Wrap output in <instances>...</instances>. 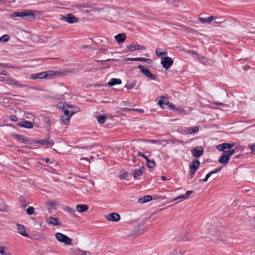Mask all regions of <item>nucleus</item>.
Returning <instances> with one entry per match:
<instances>
[{
	"label": "nucleus",
	"mask_w": 255,
	"mask_h": 255,
	"mask_svg": "<svg viewBox=\"0 0 255 255\" xmlns=\"http://www.w3.org/2000/svg\"><path fill=\"white\" fill-rule=\"evenodd\" d=\"M80 111L79 108H76L75 111L68 110H64V114L61 116V124L62 125H68L70 123L71 117L75 113Z\"/></svg>",
	"instance_id": "f257e3e1"
},
{
	"label": "nucleus",
	"mask_w": 255,
	"mask_h": 255,
	"mask_svg": "<svg viewBox=\"0 0 255 255\" xmlns=\"http://www.w3.org/2000/svg\"><path fill=\"white\" fill-rule=\"evenodd\" d=\"M12 16L13 17H21L24 18L25 20L34 19L35 17V14L34 13L29 10L13 12L12 14Z\"/></svg>",
	"instance_id": "f03ea898"
},
{
	"label": "nucleus",
	"mask_w": 255,
	"mask_h": 255,
	"mask_svg": "<svg viewBox=\"0 0 255 255\" xmlns=\"http://www.w3.org/2000/svg\"><path fill=\"white\" fill-rule=\"evenodd\" d=\"M55 238L59 242L62 243L66 245H71L72 244V240L62 233H56L55 234Z\"/></svg>",
	"instance_id": "7ed1b4c3"
},
{
	"label": "nucleus",
	"mask_w": 255,
	"mask_h": 255,
	"mask_svg": "<svg viewBox=\"0 0 255 255\" xmlns=\"http://www.w3.org/2000/svg\"><path fill=\"white\" fill-rule=\"evenodd\" d=\"M60 19L70 24L77 23L79 21V19L72 13H67L65 15L62 16Z\"/></svg>",
	"instance_id": "20e7f679"
},
{
	"label": "nucleus",
	"mask_w": 255,
	"mask_h": 255,
	"mask_svg": "<svg viewBox=\"0 0 255 255\" xmlns=\"http://www.w3.org/2000/svg\"><path fill=\"white\" fill-rule=\"evenodd\" d=\"M200 165L199 160H193L189 164V173L191 175L194 176Z\"/></svg>",
	"instance_id": "39448f33"
},
{
	"label": "nucleus",
	"mask_w": 255,
	"mask_h": 255,
	"mask_svg": "<svg viewBox=\"0 0 255 255\" xmlns=\"http://www.w3.org/2000/svg\"><path fill=\"white\" fill-rule=\"evenodd\" d=\"M33 144L34 143L40 144L42 145H46L47 147L52 146L53 145L54 142L50 138H46L41 140H34L33 139Z\"/></svg>",
	"instance_id": "423d86ee"
},
{
	"label": "nucleus",
	"mask_w": 255,
	"mask_h": 255,
	"mask_svg": "<svg viewBox=\"0 0 255 255\" xmlns=\"http://www.w3.org/2000/svg\"><path fill=\"white\" fill-rule=\"evenodd\" d=\"M173 61L170 57H163L161 59V64L166 70L168 69L173 64Z\"/></svg>",
	"instance_id": "0eeeda50"
},
{
	"label": "nucleus",
	"mask_w": 255,
	"mask_h": 255,
	"mask_svg": "<svg viewBox=\"0 0 255 255\" xmlns=\"http://www.w3.org/2000/svg\"><path fill=\"white\" fill-rule=\"evenodd\" d=\"M1 81L5 82L6 83L9 85L14 86L16 87H23L25 86L19 81L12 78H3V79L1 80Z\"/></svg>",
	"instance_id": "6e6552de"
},
{
	"label": "nucleus",
	"mask_w": 255,
	"mask_h": 255,
	"mask_svg": "<svg viewBox=\"0 0 255 255\" xmlns=\"http://www.w3.org/2000/svg\"><path fill=\"white\" fill-rule=\"evenodd\" d=\"M138 68L141 70L142 73L150 80H155L156 76L152 74L148 68H145L143 66L140 65H138Z\"/></svg>",
	"instance_id": "1a4fd4ad"
},
{
	"label": "nucleus",
	"mask_w": 255,
	"mask_h": 255,
	"mask_svg": "<svg viewBox=\"0 0 255 255\" xmlns=\"http://www.w3.org/2000/svg\"><path fill=\"white\" fill-rule=\"evenodd\" d=\"M45 221L48 225H52L53 226H61L62 225V222L58 218L49 217L46 219Z\"/></svg>",
	"instance_id": "9d476101"
},
{
	"label": "nucleus",
	"mask_w": 255,
	"mask_h": 255,
	"mask_svg": "<svg viewBox=\"0 0 255 255\" xmlns=\"http://www.w3.org/2000/svg\"><path fill=\"white\" fill-rule=\"evenodd\" d=\"M14 137L16 138L17 140H18L21 143L26 144H33V139H29L28 138H26L24 135H20L18 134H15L14 135Z\"/></svg>",
	"instance_id": "9b49d317"
},
{
	"label": "nucleus",
	"mask_w": 255,
	"mask_h": 255,
	"mask_svg": "<svg viewBox=\"0 0 255 255\" xmlns=\"http://www.w3.org/2000/svg\"><path fill=\"white\" fill-rule=\"evenodd\" d=\"M191 151L193 156L198 158L203 155L204 149L202 146H199L193 148Z\"/></svg>",
	"instance_id": "f8f14e48"
},
{
	"label": "nucleus",
	"mask_w": 255,
	"mask_h": 255,
	"mask_svg": "<svg viewBox=\"0 0 255 255\" xmlns=\"http://www.w3.org/2000/svg\"><path fill=\"white\" fill-rule=\"evenodd\" d=\"M234 145V143H223L222 144L218 145L217 146V149L219 151H222L224 152V151H225V149H230L232 147H233Z\"/></svg>",
	"instance_id": "ddd939ff"
},
{
	"label": "nucleus",
	"mask_w": 255,
	"mask_h": 255,
	"mask_svg": "<svg viewBox=\"0 0 255 255\" xmlns=\"http://www.w3.org/2000/svg\"><path fill=\"white\" fill-rule=\"evenodd\" d=\"M193 191H187L185 194L179 195L175 198L173 199L171 202L176 201L177 200H185L189 198V196L193 193Z\"/></svg>",
	"instance_id": "4468645a"
},
{
	"label": "nucleus",
	"mask_w": 255,
	"mask_h": 255,
	"mask_svg": "<svg viewBox=\"0 0 255 255\" xmlns=\"http://www.w3.org/2000/svg\"><path fill=\"white\" fill-rule=\"evenodd\" d=\"M230 157L224 151L223 154L219 158L218 162L223 165H227L229 161Z\"/></svg>",
	"instance_id": "2eb2a0df"
},
{
	"label": "nucleus",
	"mask_w": 255,
	"mask_h": 255,
	"mask_svg": "<svg viewBox=\"0 0 255 255\" xmlns=\"http://www.w3.org/2000/svg\"><path fill=\"white\" fill-rule=\"evenodd\" d=\"M16 225L17 227V231L19 234L25 237H29L28 234H27L25 232V228L23 225L19 224H16Z\"/></svg>",
	"instance_id": "dca6fc26"
},
{
	"label": "nucleus",
	"mask_w": 255,
	"mask_h": 255,
	"mask_svg": "<svg viewBox=\"0 0 255 255\" xmlns=\"http://www.w3.org/2000/svg\"><path fill=\"white\" fill-rule=\"evenodd\" d=\"M107 219L109 221L117 222L120 219V216L119 214L112 213L107 215Z\"/></svg>",
	"instance_id": "f3484780"
},
{
	"label": "nucleus",
	"mask_w": 255,
	"mask_h": 255,
	"mask_svg": "<svg viewBox=\"0 0 255 255\" xmlns=\"http://www.w3.org/2000/svg\"><path fill=\"white\" fill-rule=\"evenodd\" d=\"M127 49L130 51H134L137 50H144L145 49V47L139 44L137 45H130L127 46Z\"/></svg>",
	"instance_id": "a211bd4d"
},
{
	"label": "nucleus",
	"mask_w": 255,
	"mask_h": 255,
	"mask_svg": "<svg viewBox=\"0 0 255 255\" xmlns=\"http://www.w3.org/2000/svg\"><path fill=\"white\" fill-rule=\"evenodd\" d=\"M18 126L26 128H32L33 127V124L31 122L27 121H24L19 123Z\"/></svg>",
	"instance_id": "6ab92c4d"
},
{
	"label": "nucleus",
	"mask_w": 255,
	"mask_h": 255,
	"mask_svg": "<svg viewBox=\"0 0 255 255\" xmlns=\"http://www.w3.org/2000/svg\"><path fill=\"white\" fill-rule=\"evenodd\" d=\"M144 167L143 166L140 167L138 169H135L133 173V176L134 179H138L143 174Z\"/></svg>",
	"instance_id": "aec40b11"
},
{
	"label": "nucleus",
	"mask_w": 255,
	"mask_h": 255,
	"mask_svg": "<svg viewBox=\"0 0 255 255\" xmlns=\"http://www.w3.org/2000/svg\"><path fill=\"white\" fill-rule=\"evenodd\" d=\"M217 19V17L210 16L207 18H204L199 17V19L202 23H210L213 20H216Z\"/></svg>",
	"instance_id": "412c9836"
},
{
	"label": "nucleus",
	"mask_w": 255,
	"mask_h": 255,
	"mask_svg": "<svg viewBox=\"0 0 255 255\" xmlns=\"http://www.w3.org/2000/svg\"><path fill=\"white\" fill-rule=\"evenodd\" d=\"M89 209L88 205L86 204H79L77 205L76 209L78 212L82 213L87 211Z\"/></svg>",
	"instance_id": "4be33fe9"
},
{
	"label": "nucleus",
	"mask_w": 255,
	"mask_h": 255,
	"mask_svg": "<svg viewBox=\"0 0 255 255\" xmlns=\"http://www.w3.org/2000/svg\"><path fill=\"white\" fill-rule=\"evenodd\" d=\"M115 38L118 43H122L125 40L126 35L124 33H119L115 36Z\"/></svg>",
	"instance_id": "5701e85b"
},
{
	"label": "nucleus",
	"mask_w": 255,
	"mask_h": 255,
	"mask_svg": "<svg viewBox=\"0 0 255 255\" xmlns=\"http://www.w3.org/2000/svg\"><path fill=\"white\" fill-rule=\"evenodd\" d=\"M158 104L161 107H163V105H167L169 104L168 99L164 96L160 97V99L158 101Z\"/></svg>",
	"instance_id": "b1692460"
},
{
	"label": "nucleus",
	"mask_w": 255,
	"mask_h": 255,
	"mask_svg": "<svg viewBox=\"0 0 255 255\" xmlns=\"http://www.w3.org/2000/svg\"><path fill=\"white\" fill-rule=\"evenodd\" d=\"M45 75L44 74V72H40L38 74H33L30 75L29 79H43Z\"/></svg>",
	"instance_id": "393cba45"
},
{
	"label": "nucleus",
	"mask_w": 255,
	"mask_h": 255,
	"mask_svg": "<svg viewBox=\"0 0 255 255\" xmlns=\"http://www.w3.org/2000/svg\"><path fill=\"white\" fill-rule=\"evenodd\" d=\"M122 81L120 79L112 78L110 81L108 83V85L110 86H113L116 85L121 84Z\"/></svg>",
	"instance_id": "a878e982"
},
{
	"label": "nucleus",
	"mask_w": 255,
	"mask_h": 255,
	"mask_svg": "<svg viewBox=\"0 0 255 255\" xmlns=\"http://www.w3.org/2000/svg\"><path fill=\"white\" fill-rule=\"evenodd\" d=\"M152 197L149 195L144 196L142 198H139L138 200V202L140 204H144L152 200Z\"/></svg>",
	"instance_id": "bb28decb"
},
{
	"label": "nucleus",
	"mask_w": 255,
	"mask_h": 255,
	"mask_svg": "<svg viewBox=\"0 0 255 255\" xmlns=\"http://www.w3.org/2000/svg\"><path fill=\"white\" fill-rule=\"evenodd\" d=\"M63 210L65 212L68 213L72 217H75L76 216L75 210L70 207L66 206L63 209Z\"/></svg>",
	"instance_id": "cd10ccee"
},
{
	"label": "nucleus",
	"mask_w": 255,
	"mask_h": 255,
	"mask_svg": "<svg viewBox=\"0 0 255 255\" xmlns=\"http://www.w3.org/2000/svg\"><path fill=\"white\" fill-rule=\"evenodd\" d=\"M57 72L53 71H47L44 72V74L45 75L44 78L50 79L56 75Z\"/></svg>",
	"instance_id": "c85d7f7f"
},
{
	"label": "nucleus",
	"mask_w": 255,
	"mask_h": 255,
	"mask_svg": "<svg viewBox=\"0 0 255 255\" xmlns=\"http://www.w3.org/2000/svg\"><path fill=\"white\" fill-rule=\"evenodd\" d=\"M199 130V127L195 126L194 127H189L187 128V131L188 133L192 134L196 133Z\"/></svg>",
	"instance_id": "c756f323"
},
{
	"label": "nucleus",
	"mask_w": 255,
	"mask_h": 255,
	"mask_svg": "<svg viewBox=\"0 0 255 255\" xmlns=\"http://www.w3.org/2000/svg\"><path fill=\"white\" fill-rule=\"evenodd\" d=\"M76 255H91V253L89 251H82L79 249H76L75 251Z\"/></svg>",
	"instance_id": "7c9ffc66"
},
{
	"label": "nucleus",
	"mask_w": 255,
	"mask_h": 255,
	"mask_svg": "<svg viewBox=\"0 0 255 255\" xmlns=\"http://www.w3.org/2000/svg\"><path fill=\"white\" fill-rule=\"evenodd\" d=\"M97 120L100 124H103L106 122V117L103 115L97 116Z\"/></svg>",
	"instance_id": "2f4dec72"
},
{
	"label": "nucleus",
	"mask_w": 255,
	"mask_h": 255,
	"mask_svg": "<svg viewBox=\"0 0 255 255\" xmlns=\"http://www.w3.org/2000/svg\"><path fill=\"white\" fill-rule=\"evenodd\" d=\"M128 173L126 171H121L119 175V177L121 180L127 179L128 177Z\"/></svg>",
	"instance_id": "473e14b6"
},
{
	"label": "nucleus",
	"mask_w": 255,
	"mask_h": 255,
	"mask_svg": "<svg viewBox=\"0 0 255 255\" xmlns=\"http://www.w3.org/2000/svg\"><path fill=\"white\" fill-rule=\"evenodd\" d=\"M137 231L139 234H142L145 230V226L144 223L139 224L137 226Z\"/></svg>",
	"instance_id": "72a5a7b5"
},
{
	"label": "nucleus",
	"mask_w": 255,
	"mask_h": 255,
	"mask_svg": "<svg viewBox=\"0 0 255 255\" xmlns=\"http://www.w3.org/2000/svg\"><path fill=\"white\" fill-rule=\"evenodd\" d=\"M146 166L150 168H152L155 166V162L153 160H150L148 158L147 160H146Z\"/></svg>",
	"instance_id": "f704fd0d"
},
{
	"label": "nucleus",
	"mask_w": 255,
	"mask_h": 255,
	"mask_svg": "<svg viewBox=\"0 0 255 255\" xmlns=\"http://www.w3.org/2000/svg\"><path fill=\"white\" fill-rule=\"evenodd\" d=\"M156 54L157 56L160 57L167 54L166 51H162L161 49L158 48L155 50Z\"/></svg>",
	"instance_id": "c9c22d12"
},
{
	"label": "nucleus",
	"mask_w": 255,
	"mask_h": 255,
	"mask_svg": "<svg viewBox=\"0 0 255 255\" xmlns=\"http://www.w3.org/2000/svg\"><path fill=\"white\" fill-rule=\"evenodd\" d=\"M212 175H213V172L210 171L206 175V177L204 178L201 179L200 180V182H202V183L207 182L208 181V179L209 178V177H210L211 176H212Z\"/></svg>",
	"instance_id": "e433bc0d"
},
{
	"label": "nucleus",
	"mask_w": 255,
	"mask_h": 255,
	"mask_svg": "<svg viewBox=\"0 0 255 255\" xmlns=\"http://www.w3.org/2000/svg\"><path fill=\"white\" fill-rule=\"evenodd\" d=\"M44 123L46 124V126L48 127H50L51 124V121L50 118L48 117H45L43 118Z\"/></svg>",
	"instance_id": "4c0bfd02"
},
{
	"label": "nucleus",
	"mask_w": 255,
	"mask_h": 255,
	"mask_svg": "<svg viewBox=\"0 0 255 255\" xmlns=\"http://www.w3.org/2000/svg\"><path fill=\"white\" fill-rule=\"evenodd\" d=\"M34 209L33 207L30 206L26 209V213L29 215H31L34 213Z\"/></svg>",
	"instance_id": "58836bf2"
},
{
	"label": "nucleus",
	"mask_w": 255,
	"mask_h": 255,
	"mask_svg": "<svg viewBox=\"0 0 255 255\" xmlns=\"http://www.w3.org/2000/svg\"><path fill=\"white\" fill-rule=\"evenodd\" d=\"M9 40V36L8 35H3L0 37V41L5 42Z\"/></svg>",
	"instance_id": "ea45409f"
},
{
	"label": "nucleus",
	"mask_w": 255,
	"mask_h": 255,
	"mask_svg": "<svg viewBox=\"0 0 255 255\" xmlns=\"http://www.w3.org/2000/svg\"><path fill=\"white\" fill-rule=\"evenodd\" d=\"M6 65L8 66H6L5 68H10L11 69H21L22 67L20 66H14V65H11L9 64H6Z\"/></svg>",
	"instance_id": "a19ab883"
},
{
	"label": "nucleus",
	"mask_w": 255,
	"mask_h": 255,
	"mask_svg": "<svg viewBox=\"0 0 255 255\" xmlns=\"http://www.w3.org/2000/svg\"><path fill=\"white\" fill-rule=\"evenodd\" d=\"M137 61H143L147 63H149V62L151 61V60L143 57H137Z\"/></svg>",
	"instance_id": "79ce46f5"
},
{
	"label": "nucleus",
	"mask_w": 255,
	"mask_h": 255,
	"mask_svg": "<svg viewBox=\"0 0 255 255\" xmlns=\"http://www.w3.org/2000/svg\"><path fill=\"white\" fill-rule=\"evenodd\" d=\"M0 254L1 255H10V254L4 251V247H0Z\"/></svg>",
	"instance_id": "37998d69"
},
{
	"label": "nucleus",
	"mask_w": 255,
	"mask_h": 255,
	"mask_svg": "<svg viewBox=\"0 0 255 255\" xmlns=\"http://www.w3.org/2000/svg\"><path fill=\"white\" fill-rule=\"evenodd\" d=\"M225 152L227 154V155L229 156V157L230 158V157L235 153V149H230L229 150L225 151Z\"/></svg>",
	"instance_id": "c03bdc74"
},
{
	"label": "nucleus",
	"mask_w": 255,
	"mask_h": 255,
	"mask_svg": "<svg viewBox=\"0 0 255 255\" xmlns=\"http://www.w3.org/2000/svg\"><path fill=\"white\" fill-rule=\"evenodd\" d=\"M205 57L204 56L199 55H198V59L202 63H205L204 60H205Z\"/></svg>",
	"instance_id": "a18cd8bd"
},
{
	"label": "nucleus",
	"mask_w": 255,
	"mask_h": 255,
	"mask_svg": "<svg viewBox=\"0 0 255 255\" xmlns=\"http://www.w3.org/2000/svg\"><path fill=\"white\" fill-rule=\"evenodd\" d=\"M216 20H215V21L214 22V23L215 24L222 23L225 20L222 17H220V18L217 17V19Z\"/></svg>",
	"instance_id": "49530a36"
},
{
	"label": "nucleus",
	"mask_w": 255,
	"mask_h": 255,
	"mask_svg": "<svg viewBox=\"0 0 255 255\" xmlns=\"http://www.w3.org/2000/svg\"><path fill=\"white\" fill-rule=\"evenodd\" d=\"M137 58H128L126 57L124 59L125 61H137Z\"/></svg>",
	"instance_id": "de8ad7c7"
},
{
	"label": "nucleus",
	"mask_w": 255,
	"mask_h": 255,
	"mask_svg": "<svg viewBox=\"0 0 255 255\" xmlns=\"http://www.w3.org/2000/svg\"><path fill=\"white\" fill-rule=\"evenodd\" d=\"M134 86V85L129 83V84H126L125 87L126 88H127V89L129 90V89H132V88H133Z\"/></svg>",
	"instance_id": "09e8293b"
},
{
	"label": "nucleus",
	"mask_w": 255,
	"mask_h": 255,
	"mask_svg": "<svg viewBox=\"0 0 255 255\" xmlns=\"http://www.w3.org/2000/svg\"><path fill=\"white\" fill-rule=\"evenodd\" d=\"M222 169V167H219L216 169H215L214 170L211 171L212 172H213V174L217 173L219 172Z\"/></svg>",
	"instance_id": "8fccbe9b"
},
{
	"label": "nucleus",
	"mask_w": 255,
	"mask_h": 255,
	"mask_svg": "<svg viewBox=\"0 0 255 255\" xmlns=\"http://www.w3.org/2000/svg\"><path fill=\"white\" fill-rule=\"evenodd\" d=\"M9 119L11 121H13V122H16V121H17V117H16L15 115H10V116L9 117Z\"/></svg>",
	"instance_id": "3c124183"
},
{
	"label": "nucleus",
	"mask_w": 255,
	"mask_h": 255,
	"mask_svg": "<svg viewBox=\"0 0 255 255\" xmlns=\"http://www.w3.org/2000/svg\"><path fill=\"white\" fill-rule=\"evenodd\" d=\"M137 155L138 156H140V157H143L145 159V160H147V158H148V157L146 156H145L143 153H142L141 152H138L137 153Z\"/></svg>",
	"instance_id": "603ef678"
},
{
	"label": "nucleus",
	"mask_w": 255,
	"mask_h": 255,
	"mask_svg": "<svg viewBox=\"0 0 255 255\" xmlns=\"http://www.w3.org/2000/svg\"><path fill=\"white\" fill-rule=\"evenodd\" d=\"M212 62V61L211 59H207L205 58V60H204L205 63H203V64L205 65H210V64H211Z\"/></svg>",
	"instance_id": "864d4df0"
},
{
	"label": "nucleus",
	"mask_w": 255,
	"mask_h": 255,
	"mask_svg": "<svg viewBox=\"0 0 255 255\" xmlns=\"http://www.w3.org/2000/svg\"><path fill=\"white\" fill-rule=\"evenodd\" d=\"M167 105H168L169 107L172 108V109H176V110H177V111H181V110H180L179 109H178V108H175V106L174 105H173V104H172L170 103V102H169V104H167Z\"/></svg>",
	"instance_id": "5fc2aeb1"
},
{
	"label": "nucleus",
	"mask_w": 255,
	"mask_h": 255,
	"mask_svg": "<svg viewBox=\"0 0 255 255\" xmlns=\"http://www.w3.org/2000/svg\"><path fill=\"white\" fill-rule=\"evenodd\" d=\"M249 146L251 149L252 152H254L255 151V143L254 144L249 145Z\"/></svg>",
	"instance_id": "6e6d98bb"
},
{
	"label": "nucleus",
	"mask_w": 255,
	"mask_h": 255,
	"mask_svg": "<svg viewBox=\"0 0 255 255\" xmlns=\"http://www.w3.org/2000/svg\"><path fill=\"white\" fill-rule=\"evenodd\" d=\"M149 142L150 143H154V144H156V143H160V141L159 140H150L149 141Z\"/></svg>",
	"instance_id": "4d7b16f0"
},
{
	"label": "nucleus",
	"mask_w": 255,
	"mask_h": 255,
	"mask_svg": "<svg viewBox=\"0 0 255 255\" xmlns=\"http://www.w3.org/2000/svg\"><path fill=\"white\" fill-rule=\"evenodd\" d=\"M20 203L21 204V205L24 207H25L27 206V204H24V199H21L20 201Z\"/></svg>",
	"instance_id": "13d9d810"
},
{
	"label": "nucleus",
	"mask_w": 255,
	"mask_h": 255,
	"mask_svg": "<svg viewBox=\"0 0 255 255\" xmlns=\"http://www.w3.org/2000/svg\"><path fill=\"white\" fill-rule=\"evenodd\" d=\"M215 104L217 106H227V105L221 102H216L215 103Z\"/></svg>",
	"instance_id": "bf43d9fd"
},
{
	"label": "nucleus",
	"mask_w": 255,
	"mask_h": 255,
	"mask_svg": "<svg viewBox=\"0 0 255 255\" xmlns=\"http://www.w3.org/2000/svg\"><path fill=\"white\" fill-rule=\"evenodd\" d=\"M0 74L1 75L6 76L7 75V72L5 71L2 70L0 72Z\"/></svg>",
	"instance_id": "052dcab7"
},
{
	"label": "nucleus",
	"mask_w": 255,
	"mask_h": 255,
	"mask_svg": "<svg viewBox=\"0 0 255 255\" xmlns=\"http://www.w3.org/2000/svg\"><path fill=\"white\" fill-rule=\"evenodd\" d=\"M134 111H138L139 113H143L144 112V111L142 109H134Z\"/></svg>",
	"instance_id": "680f3d73"
},
{
	"label": "nucleus",
	"mask_w": 255,
	"mask_h": 255,
	"mask_svg": "<svg viewBox=\"0 0 255 255\" xmlns=\"http://www.w3.org/2000/svg\"><path fill=\"white\" fill-rule=\"evenodd\" d=\"M6 66H8L6 64L0 63V67L5 68Z\"/></svg>",
	"instance_id": "e2e57ef3"
},
{
	"label": "nucleus",
	"mask_w": 255,
	"mask_h": 255,
	"mask_svg": "<svg viewBox=\"0 0 255 255\" xmlns=\"http://www.w3.org/2000/svg\"><path fill=\"white\" fill-rule=\"evenodd\" d=\"M71 109H73V110H72V111H75L76 110V108H78L77 107H75L73 105H70L69 106Z\"/></svg>",
	"instance_id": "0e129e2a"
},
{
	"label": "nucleus",
	"mask_w": 255,
	"mask_h": 255,
	"mask_svg": "<svg viewBox=\"0 0 255 255\" xmlns=\"http://www.w3.org/2000/svg\"><path fill=\"white\" fill-rule=\"evenodd\" d=\"M188 53H192L193 54H196L197 55H198V54L195 51H192V50H189Z\"/></svg>",
	"instance_id": "69168bd1"
},
{
	"label": "nucleus",
	"mask_w": 255,
	"mask_h": 255,
	"mask_svg": "<svg viewBox=\"0 0 255 255\" xmlns=\"http://www.w3.org/2000/svg\"><path fill=\"white\" fill-rule=\"evenodd\" d=\"M43 160H44V161H45V162H46V163H51L52 162H50V160H49V158H46V159H43Z\"/></svg>",
	"instance_id": "338daca9"
},
{
	"label": "nucleus",
	"mask_w": 255,
	"mask_h": 255,
	"mask_svg": "<svg viewBox=\"0 0 255 255\" xmlns=\"http://www.w3.org/2000/svg\"><path fill=\"white\" fill-rule=\"evenodd\" d=\"M161 180L163 181L167 180V178L165 176H161Z\"/></svg>",
	"instance_id": "774afa93"
}]
</instances>
